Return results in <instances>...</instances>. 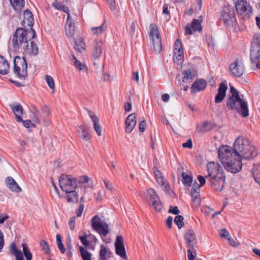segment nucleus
Returning a JSON list of instances; mask_svg holds the SVG:
<instances>
[{
	"label": "nucleus",
	"mask_w": 260,
	"mask_h": 260,
	"mask_svg": "<svg viewBox=\"0 0 260 260\" xmlns=\"http://www.w3.org/2000/svg\"><path fill=\"white\" fill-rule=\"evenodd\" d=\"M257 155L256 148L250 144L247 138L243 137L236 139L233 148L221 145L218 150V156L221 163L227 171L232 173L241 171L242 159H252Z\"/></svg>",
	"instance_id": "nucleus-1"
},
{
	"label": "nucleus",
	"mask_w": 260,
	"mask_h": 260,
	"mask_svg": "<svg viewBox=\"0 0 260 260\" xmlns=\"http://www.w3.org/2000/svg\"><path fill=\"white\" fill-rule=\"evenodd\" d=\"M35 36V31L32 28L30 30H27L23 28H17L11 40L14 51L37 55L39 52V49L37 45L31 41Z\"/></svg>",
	"instance_id": "nucleus-2"
},
{
	"label": "nucleus",
	"mask_w": 260,
	"mask_h": 260,
	"mask_svg": "<svg viewBox=\"0 0 260 260\" xmlns=\"http://www.w3.org/2000/svg\"><path fill=\"white\" fill-rule=\"evenodd\" d=\"M207 180L215 190L221 191L225 181V175L222 167L218 162L211 161L207 165Z\"/></svg>",
	"instance_id": "nucleus-3"
},
{
	"label": "nucleus",
	"mask_w": 260,
	"mask_h": 260,
	"mask_svg": "<svg viewBox=\"0 0 260 260\" xmlns=\"http://www.w3.org/2000/svg\"><path fill=\"white\" fill-rule=\"evenodd\" d=\"M239 94L238 91L232 85H230V91L226 100V106L229 110H235L243 117L249 115L247 102Z\"/></svg>",
	"instance_id": "nucleus-4"
},
{
	"label": "nucleus",
	"mask_w": 260,
	"mask_h": 260,
	"mask_svg": "<svg viewBox=\"0 0 260 260\" xmlns=\"http://www.w3.org/2000/svg\"><path fill=\"white\" fill-rule=\"evenodd\" d=\"M104 42L102 40H96L93 44V56L94 59V66L98 73H104V66L100 58L102 54Z\"/></svg>",
	"instance_id": "nucleus-5"
},
{
	"label": "nucleus",
	"mask_w": 260,
	"mask_h": 260,
	"mask_svg": "<svg viewBox=\"0 0 260 260\" xmlns=\"http://www.w3.org/2000/svg\"><path fill=\"white\" fill-rule=\"evenodd\" d=\"M13 72L20 79H24L27 76V63L23 57L17 56L14 58Z\"/></svg>",
	"instance_id": "nucleus-6"
},
{
	"label": "nucleus",
	"mask_w": 260,
	"mask_h": 260,
	"mask_svg": "<svg viewBox=\"0 0 260 260\" xmlns=\"http://www.w3.org/2000/svg\"><path fill=\"white\" fill-rule=\"evenodd\" d=\"M149 36L152 42L155 52L157 54L160 53L162 49L161 39L158 26L155 24H150Z\"/></svg>",
	"instance_id": "nucleus-7"
},
{
	"label": "nucleus",
	"mask_w": 260,
	"mask_h": 260,
	"mask_svg": "<svg viewBox=\"0 0 260 260\" xmlns=\"http://www.w3.org/2000/svg\"><path fill=\"white\" fill-rule=\"evenodd\" d=\"M91 226L100 235L106 237L109 233V225L98 216H94L91 219Z\"/></svg>",
	"instance_id": "nucleus-8"
},
{
	"label": "nucleus",
	"mask_w": 260,
	"mask_h": 260,
	"mask_svg": "<svg viewBox=\"0 0 260 260\" xmlns=\"http://www.w3.org/2000/svg\"><path fill=\"white\" fill-rule=\"evenodd\" d=\"M59 182L61 189L64 192L75 189L77 187V179L71 175L61 174Z\"/></svg>",
	"instance_id": "nucleus-9"
},
{
	"label": "nucleus",
	"mask_w": 260,
	"mask_h": 260,
	"mask_svg": "<svg viewBox=\"0 0 260 260\" xmlns=\"http://www.w3.org/2000/svg\"><path fill=\"white\" fill-rule=\"evenodd\" d=\"M236 8L238 13L244 17H249L252 14V9L249 4L244 0L237 1Z\"/></svg>",
	"instance_id": "nucleus-10"
},
{
	"label": "nucleus",
	"mask_w": 260,
	"mask_h": 260,
	"mask_svg": "<svg viewBox=\"0 0 260 260\" xmlns=\"http://www.w3.org/2000/svg\"><path fill=\"white\" fill-rule=\"evenodd\" d=\"M149 200L152 203L153 207L157 212L162 210V205L157 193L154 189L150 188L148 191Z\"/></svg>",
	"instance_id": "nucleus-11"
},
{
	"label": "nucleus",
	"mask_w": 260,
	"mask_h": 260,
	"mask_svg": "<svg viewBox=\"0 0 260 260\" xmlns=\"http://www.w3.org/2000/svg\"><path fill=\"white\" fill-rule=\"evenodd\" d=\"M116 253L117 255L124 259H127L126 254L125 247L123 244V237L121 236H118L115 243Z\"/></svg>",
	"instance_id": "nucleus-12"
},
{
	"label": "nucleus",
	"mask_w": 260,
	"mask_h": 260,
	"mask_svg": "<svg viewBox=\"0 0 260 260\" xmlns=\"http://www.w3.org/2000/svg\"><path fill=\"white\" fill-rule=\"evenodd\" d=\"M230 70L234 76L240 77L244 73V66L242 63L239 62L236 60L230 64Z\"/></svg>",
	"instance_id": "nucleus-13"
},
{
	"label": "nucleus",
	"mask_w": 260,
	"mask_h": 260,
	"mask_svg": "<svg viewBox=\"0 0 260 260\" xmlns=\"http://www.w3.org/2000/svg\"><path fill=\"white\" fill-rule=\"evenodd\" d=\"M202 30L201 22L198 19H193L190 25H187L185 27V34L186 35H192L193 31L201 32Z\"/></svg>",
	"instance_id": "nucleus-14"
},
{
	"label": "nucleus",
	"mask_w": 260,
	"mask_h": 260,
	"mask_svg": "<svg viewBox=\"0 0 260 260\" xmlns=\"http://www.w3.org/2000/svg\"><path fill=\"white\" fill-rule=\"evenodd\" d=\"M137 123L136 114L135 113L129 114L125 121V131L126 133H130L134 128Z\"/></svg>",
	"instance_id": "nucleus-15"
},
{
	"label": "nucleus",
	"mask_w": 260,
	"mask_h": 260,
	"mask_svg": "<svg viewBox=\"0 0 260 260\" xmlns=\"http://www.w3.org/2000/svg\"><path fill=\"white\" fill-rule=\"evenodd\" d=\"M227 89L228 86L225 81L222 82L219 84L218 93L215 97V102L216 103H220L223 100L226 95Z\"/></svg>",
	"instance_id": "nucleus-16"
},
{
	"label": "nucleus",
	"mask_w": 260,
	"mask_h": 260,
	"mask_svg": "<svg viewBox=\"0 0 260 260\" xmlns=\"http://www.w3.org/2000/svg\"><path fill=\"white\" fill-rule=\"evenodd\" d=\"M65 30L66 35L69 38H72L75 35L76 31L75 23L74 20L70 19L69 15L67 17V21L65 25Z\"/></svg>",
	"instance_id": "nucleus-17"
},
{
	"label": "nucleus",
	"mask_w": 260,
	"mask_h": 260,
	"mask_svg": "<svg viewBox=\"0 0 260 260\" xmlns=\"http://www.w3.org/2000/svg\"><path fill=\"white\" fill-rule=\"evenodd\" d=\"M250 59L252 63L256 66V68L260 67V49L256 47H251Z\"/></svg>",
	"instance_id": "nucleus-18"
},
{
	"label": "nucleus",
	"mask_w": 260,
	"mask_h": 260,
	"mask_svg": "<svg viewBox=\"0 0 260 260\" xmlns=\"http://www.w3.org/2000/svg\"><path fill=\"white\" fill-rule=\"evenodd\" d=\"M11 110L15 115V118L17 122H20L22 121L21 115L23 114V109L22 106L19 103H15L10 105Z\"/></svg>",
	"instance_id": "nucleus-19"
},
{
	"label": "nucleus",
	"mask_w": 260,
	"mask_h": 260,
	"mask_svg": "<svg viewBox=\"0 0 260 260\" xmlns=\"http://www.w3.org/2000/svg\"><path fill=\"white\" fill-rule=\"evenodd\" d=\"M206 85V82L205 80L202 79H197L192 85L191 92L192 93H196L197 92L202 91L205 89Z\"/></svg>",
	"instance_id": "nucleus-20"
},
{
	"label": "nucleus",
	"mask_w": 260,
	"mask_h": 260,
	"mask_svg": "<svg viewBox=\"0 0 260 260\" xmlns=\"http://www.w3.org/2000/svg\"><path fill=\"white\" fill-rule=\"evenodd\" d=\"M6 185L13 192H19L21 189L16 181L11 177H7L5 180Z\"/></svg>",
	"instance_id": "nucleus-21"
},
{
	"label": "nucleus",
	"mask_w": 260,
	"mask_h": 260,
	"mask_svg": "<svg viewBox=\"0 0 260 260\" xmlns=\"http://www.w3.org/2000/svg\"><path fill=\"white\" fill-rule=\"evenodd\" d=\"M185 239L186 244L189 248L194 250V241L196 240V236L194 232L191 230H188L185 235Z\"/></svg>",
	"instance_id": "nucleus-22"
},
{
	"label": "nucleus",
	"mask_w": 260,
	"mask_h": 260,
	"mask_svg": "<svg viewBox=\"0 0 260 260\" xmlns=\"http://www.w3.org/2000/svg\"><path fill=\"white\" fill-rule=\"evenodd\" d=\"M87 112L89 116H90L92 121L93 123V127L95 131L99 136H101L102 135V127L99 124V119L98 117L94 115L91 111L88 110Z\"/></svg>",
	"instance_id": "nucleus-23"
},
{
	"label": "nucleus",
	"mask_w": 260,
	"mask_h": 260,
	"mask_svg": "<svg viewBox=\"0 0 260 260\" xmlns=\"http://www.w3.org/2000/svg\"><path fill=\"white\" fill-rule=\"evenodd\" d=\"M10 70L9 64L7 59L0 55V74L7 75Z\"/></svg>",
	"instance_id": "nucleus-24"
},
{
	"label": "nucleus",
	"mask_w": 260,
	"mask_h": 260,
	"mask_svg": "<svg viewBox=\"0 0 260 260\" xmlns=\"http://www.w3.org/2000/svg\"><path fill=\"white\" fill-rule=\"evenodd\" d=\"M197 187L195 184H193L192 187V191L191 193V196L192 198V201L197 206H199L201 204V199L200 198V189L196 188Z\"/></svg>",
	"instance_id": "nucleus-25"
},
{
	"label": "nucleus",
	"mask_w": 260,
	"mask_h": 260,
	"mask_svg": "<svg viewBox=\"0 0 260 260\" xmlns=\"http://www.w3.org/2000/svg\"><path fill=\"white\" fill-rule=\"evenodd\" d=\"M174 53L177 54L178 59H181L183 58V51L180 39H177L174 43Z\"/></svg>",
	"instance_id": "nucleus-26"
},
{
	"label": "nucleus",
	"mask_w": 260,
	"mask_h": 260,
	"mask_svg": "<svg viewBox=\"0 0 260 260\" xmlns=\"http://www.w3.org/2000/svg\"><path fill=\"white\" fill-rule=\"evenodd\" d=\"M111 252L109 248L105 246L102 245L100 251L99 260H107V258L111 256Z\"/></svg>",
	"instance_id": "nucleus-27"
},
{
	"label": "nucleus",
	"mask_w": 260,
	"mask_h": 260,
	"mask_svg": "<svg viewBox=\"0 0 260 260\" xmlns=\"http://www.w3.org/2000/svg\"><path fill=\"white\" fill-rule=\"evenodd\" d=\"M67 200L68 202H78V193L75 191V189H73L66 191Z\"/></svg>",
	"instance_id": "nucleus-28"
},
{
	"label": "nucleus",
	"mask_w": 260,
	"mask_h": 260,
	"mask_svg": "<svg viewBox=\"0 0 260 260\" xmlns=\"http://www.w3.org/2000/svg\"><path fill=\"white\" fill-rule=\"evenodd\" d=\"M27 21V25L29 26H32L34 24V17L31 11L28 9H27L24 12V19L23 21L25 23Z\"/></svg>",
	"instance_id": "nucleus-29"
},
{
	"label": "nucleus",
	"mask_w": 260,
	"mask_h": 260,
	"mask_svg": "<svg viewBox=\"0 0 260 260\" xmlns=\"http://www.w3.org/2000/svg\"><path fill=\"white\" fill-rule=\"evenodd\" d=\"M71 60L73 61L74 65L76 68L78 69L79 70H85L87 71L88 70L87 66L78 60L74 55H72Z\"/></svg>",
	"instance_id": "nucleus-30"
},
{
	"label": "nucleus",
	"mask_w": 260,
	"mask_h": 260,
	"mask_svg": "<svg viewBox=\"0 0 260 260\" xmlns=\"http://www.w3.org/2000/svg\"><path fill=\"white\" fill-rule=\"evenodd\" d=\"M183 78L182 81L184 83L190 82L193 78H195L194 75L192 74L190 70H186L183 73Z\"/></svg>",
	"instance_id": "nucleus-31"
},
{
	"label": "nucleus",
	"mask_w": 260,
	"mask_h": 260,
	"mask_svg": "<svg viewBox=\"0 0 260 260\" xmlns=\"http://www.w3.org/2000/svg\"><path fill=\"white\" fill-rule=\"evenodd\" d=\"M252 173L255 182L260 185V164L254 166Z\"/></svg>",
	"instance_id": "nucleus-32"
},
{
	"label": "nucleus",
	"mask_w": 260,
	"mask_h": 260,
	"mask_svg": "<svg viewBox=\"0 0 260 260\" xmlns=\"http://www.w3.org/2000/svg\"><path fill=\"white\" fill-rule=\"evenodd\" d=\"M75 49L76 50L79 52L85 50L86 48L85 43L84 42L83 39L79 38L75 41Z\"/></svg>",
	"instance_id": "nucleus-33"
},
{
	"label": "nucleus",
	"mask_w": 260,
	"mask_h": 260,
	"mask_svg": "<svg viewBox=\"0 0 260 260\" xmlns=\"http://www.w3.org/2000/svg\"><path fill=\"white\" fill-rule=\"evenodd\" d=\"M32 113V119L36 123H40V112L38 109L35 106H32L30 109Z\"/></svg>",
	"instance_id": "nucleus-34"
},
{
	"label": "nucleus",
	"mask_w": 260,
	"mask_h": 260,
	"mask_svg": "<svg viewBox=\"0 0 260 260\" xmlns=\"http://www.w3.org/2000/svg\"><path fill=\"white\" fill-rule=\"evenodd\" d=\"M11 4L14 9L16 11H19L24 5V0H10Z\"/></svg>",
	"instance_id": "nucleus-35"
},
{
	"label": "nucleus",
	"mask_w": 260,
	"mask_h": 260,
	"mask_svg": "<svg viewBox=\"0 0 260 260\" xmlns=\"http://www.w3.org/2000/svg\"><path fill=\"white\" fill-rule=\"evenodd\" d=\"M79 250L83 260H91L92 254L86 248L80 246Z\"/></svg>",
	"instance_id": "nucleus-36"
},
{
	"label": "nucleus",
	"mask_w": 260,
	"mask_h": 260,
	"mask_svg": "<svg viewBox=\"0 0 260 260\" xmlns=\"http://www.w3.org/2000/svg\"><path fill=\"white\" fill-rule=\"evenodd\" d=\"M232 15L224 11L220 18V21H223L225 24H229L232 18Z\"/></svg>",
	"instance_id": "nucleus-37"
},
{
	"label": "nucleus",
	"mask_w": 260,
	"mask_h": 260,
	"mask_svg": "<svg viewBox=\"0 0 260 260\" xmlns=\"http://www.w3.org/2000/svg\"><path fill=\"white\" fill-rule=\"evenodd\" d=\"M23 253L26 260H31L32 254L30 251L29 248L25 243L22 244Z\"/></svg>",
	"instance_id": "nucleus-38"
},
{
	"label": "nucleus",
	"mask_w": 260,
	"mask_h": 260,
	"mask_svg": "<svg viewBox=\"0 0 260 260\" xmlns=\"http://www.w3.org/2000/svg\"><path fill=\"white\" fill-rule=\"evenodd\" d=\"M106 27L104 26V23L101 25L100 26L92 27L91 30L93 34L100 35L104 32L106 29Z\"/></svg>",
	"instance_id": "nucleus-39"
},
{
	"label": "nucleus",
	"mask_w": 260,
	"mask_h": 260,
	"mask_svg": "<svg viewBox=\"0 0 260 260\" xmlns=\"http://www.w3.org/2000/svg\"><path fill=\"white\" fill-rule=\"evenodd\" d=\"M79 128H81V134L80 135V137L84 140L88 141L90 139L91 135L88 133V132L85 129L82 125L79 126Z\"/></svg>",
	"instance_id": "nucleus-40"
},
{
	"label": "nucleus",
	"mask_w": 260,
	"mask_h": 260,
	"mask_svg": "<svg viewBox=\"0 0 260 260\" xmlns=\"http://www.w3.org/2000/svg\"><path fill=\"white\" fill-rule=\"evenodd\" d=\"M182 177L183 179V183L189 186H190L192 181V178L184 172L182 173Z\"/></svg>",
	"instance_id": "nucleus-41"
},
{
	"label": "nucleus",
	"mask_w": 260,
	"mask_h": 260,
	"mask_svg": "<svg viewBox=\"0 0 260 260\" xmlns=\"http://www.w3.org/2000/svg\"><path fill=\"white\" fill-rule=\"evenodd\" d=\"M129 24V32L131 35H134L136 30V25L137 24V21L132 19L128 21Z\"/></svg>",
	"instance_id": "nucleus-42"
},
{
	"label": "nucleus",
	"mask_w": 260,
	"mask_h": 260,
	"mask_svg": "<svg viewBox=\"0 0 260 260\" xmlns=\"http://www.w3.org/2000/svg\"><path fill=\"white\" fill-rule=\"evenodd\" d=\"M184 218L181 215H177L175 217L174 222L175 224L178 226L179 229H181L184 225V222L183 221Z\"/></svg>",
	"instance_id": "nucleus-43"
},
{
	"label": "nucleus",
	"mask_w": 260,
	"mask_h": 260,
	"mask_svg": "<svg viewBox=\"0 0 260 260\" xmlns=\"http://www.w3.org/2000/svg\"><path fill=\"white\" fill-rule=\"evenodd\" d=\"M46 81L47 83L48 86L51 89L54 90L55 88L54 81L52 77L49 75H46L45 77Z\"/></svg>",
	"instance_id": "nucleus-44"
},
{
	"label": "nucleus",
	"mask_w": 260,
	"mask_h": 260,
	"mask_svg": "<svg viewBox=\"0 0 260 260\" xmlns=\"http://www.w3.org/2000/svg\"><path fill=\"white\" fill-rule=\"evenodd\" d=\"M251 47H256L260 49V35H255L254 37Z\"/></svg>",
	"instance_id": "nucleus-45"
},
{
	"label": "nucleus",
	"mask_w": 260,
	"mask_h": 260,
	"mask_svg": "<svg viewBox=\"0 0 260 260\" xmlns=\"http://www.w3.org/2000/svg\"><path fill=\"white\" fill-rule=\"evenodd\" d=\"M40 244L42 250H43L47 254H49L50 253V250L47 242L42 240L40 241Z\"/></svg>",
	"instance_id": "nucleus-46"
},
{
	"label": "nucleus",
	"mask_w": 260,
	"mask_h": 260,
	"mask_svg": "<svg viewBox=\"0 0 260 260\" xmlns=\"http://www.w3.org/2000/svg\"><path fill=\"white\" fill-rule=\"evenodd\" d=\"M153 172L157 182H162V180L164 179V178L161 175L160 171L158 170V169L156 167H154L153 168Z\"/></svg>",
	"instance_id": "nucleus-47"
},
{
	"label": "nucleus",
	"mask_w": 260,
	"mask_h": 260,
	"mask_svg": "<svg viewBox=\"0 0 260 260\" xmlns=\"http://www.w3.org/2000/svg\"><path fill=\"white\" fill-rule=\"evenodd\" d=\"M187 256L188 258V260H194V258L196 256V250L194 248V250L189 248L187 250Z\"/></svg>",
	"instance_id": "nucleus-48"
},
{
	"label": "nucleus",
	"mask_w": 260,
	"mask_h": 260,
	"mask_svg": "<svg viewBox=\"0 0 260 260\" xmlns=\"http://www.w3.org/2000/svg\"><path fill=\"white\" fill-rule=\"evenodd\" d=\"M10 251L13 255H15L20 251H21L20 250L17 248L16 244L14 242L11 244L10 246Z\"/></svg>",
	"instance_id": "nucleus-49"
},
{
	"label": "nucleus",
	"mask_w": 260,
	"mask_h": 260,
	"mask_svg": "<svg viewBox=\"0 0 260 260\" xmlns=\"http://www.w3.org/2000/svg\"><path fill=\"white\" fill-rule=\"evenodd\" d=\"M197 179L200 182V184L198 185V188H200L201 187L203 186L206 183V180L207 179L206 178V176L205 177L202 175H198Z\"/></svg>",
	"instance_id": "nucleus-50"
},
{
	"label": "nucleus",
	"mask_w": 260,
	"mask_h": 260,
	"mask_svg": "<svg viewBox=\"0 0 260 260\" xmlns=\"http://www.w3.org/2000/svg\"><path fill=\"white\" fill-rule=\"evenodd\" d=\"M89 178L87 176L84 175L80 177L78 179H77V183L78 182L79 184L87 183L89 182Z\"/></svg>",
	"instance_id": "nucleus-51"
},
{
	"label": "nucleus",
	"mask_w": 260,
	"mask_h": 260,
	"mask_svg": "<svg viewBox=\"0 0 260 260\" xmlns=\"http://www.w3.org/2000/svg\"><path fill=\"white\" fill-rule=\"evenodd\" d=\"M84 208V205L82 204H80L78 209L76 210V214L77 217H81L82 216Z\"/></svg>",
	"instance_id": "nucleus-52"
},
{
	"label": "nucleus",
	"mask_w": 260,
	"mask_h": 260,
	"mask_svg": "<svg viewBox=\"0 0 260 260\" xmlns=\"http://www.w3.org/2000/svg\"><path fill=\"white\" fill-rule=\"evenodd\" d=\"M79 239L81 243L85 246H88L89 245V242L86 239L87 235L85 234L84 236H79Z\"/></svg>",
	"instance_id": "nucleus-53"
},
{
	"label": "nucleus",
	"mask_w": 260,
	"mask_h": 260,
	"mask_svg": "<svg viewBox=\"0 0 260 260\" xmlns=\"http://www.w3.org/2000/svg\"><path fill=\"white\" fill-rule=\"evenodd\" d=\"M159 184L160 185L162 189L165 191H168L170 189V187L168 183H166L164 181V179H163L162 180V182H158Z\"/></svg>",
	"instance_id": "nucleus-54"
},
{
	"label": "nucleus",
	"mask_w": 260,
	"mask_h": 260,
	"mask_svg": "<svg viewBox=\"0 0 260 260\" xmlns=\"http://www.w3.org/2000/svg\"><path fill=\"white\" fill-rule=\"evenodd\" d=\"M69 225L71 230L73 231L75 225V217L73 216L70 218L69 221Z\"/></svg>",
	"instance_id": "nucleus-55"
},
{
	"label": "nucleus",
	"mask_w": 260,
	"mask_h": 260,
	"mask_svg": "<svg viewBox=\"0 0 260 260\" xmlns=\"http://www.w3.org/2000/svg\"><path fill=\"white\" fill-rule=\"evenodd\" d=\"M111 10L114 11L116 10V7L114 0H106Z\"/></svg>",
	"instance_id": "nucleus-56"
},
{
	"label": "nucleus",
	"mask_w": 260,
	"mask_h": 260,
	"mask_svg": "<svg viewBox=\"0 0 260 260\" xmlns=\"http://www.w3.org/2000/svg\"><path fill=\"white\" fill-rule=\"evenodd\" d=\"M5 244L4 234L0 229V252L4 247Z\"/></svg>",
	"instance_id": "nucleus-57"
},
{
	"label": "nucleus",
	"mask_w": 260,
	"mask_h": 260,
	"mask_svg": "<svg viewBox=\"0 0 260 260\" xmlns=\"http://www.w3.org/2000/svg\"><path fill=\"white\" fill-rule=\"evenodd\" d=\"M219 234L221 237L226 238L229 235V233L226 229H223L220 230Z\"/></svg>",
	"instance_id": "nucleus-58"
},
{
	"label": "nucleus",
	"mask_w": 260,
	"mask_h": 260,
	"mask_svg": "<svg viewBox=\"0 0 260 260\" xmlns=\"http://www.w3.org/2000/svg\"><path fill=\"white\" fill-rule=\"evenodd\" d=\"M169 212L177 215L179 213L180 211L177 206L173 207L171 206L169 210Z\"/></svg>",
	"instance_id": "nucleus-59"
},
{
	"label": "nucleus",
	"mask_w": 260,
	"mask_h": 260,
	"mask_svg": "<svg viewBox=\"0 0 260 260\" xmlns=\"http://www.w3.org/2000/svg\"><path fill=\"white\" fill-rule=\"evenodd\" d=\"M182 146L184 148H191L192 147V143L191 140L189 139L185 143H183Z\"/></svg>",
	"instance_id": "nucleus-60"
},
{
	"label": "nucleus",
	"mask_w": 260,
	"mask_h": 260,
	"mask_svg": "<svg viewBox=\"0 0 260 260\" xmlns=\"http://www.w3.org/2000/svg\"><path fill=\"white\" fill-rule=\"evenodd\" d=\"M146 123L145 120L141 121L139 124V131L141 132H144L145 130Z\"/></svg>",
	"instance_id": "nucleus-61"
},
{
	"label": "nucleus",
	"mask_w": 260,
	"mask_h": 260,
	"mask_svg": "<svg viewBox=\"0 0 260 260\" xmlns=\"http://www.w3.org/2000/svg\"><path fill=\"white\" fill-rule=\"evenodd\" d=\"M172 221L173 217L172 216H169L166 220V224L169 229L172 228Z\"/></svg>",
	"instance_id": "nucleus-62"
},
{
	"label": "nucleus",
	"mask_w": 260,
	"mask_h": 260,
	"mask_svg": "<svg viewBox=\"0 0 260 260\" xmlns=\"http://www.w3.org/2000/svg\"><path fill=\"white\" fill-rule=\"evenodd\" d=\"M63 4L61 3L56 1L52 4V6L57 10H60Z\"/></svg>",
	"instance_id": "nucleus-63"
},
{
	"label": "nucleus",
	"mask_w": 260,
	"mask_h": 260,
	"mask_svg": "<svg viewBox=\"0 0 260 260\" xmlns=\"http://www.w3.org/2000/svg\"><path fill=\"white\" fill-rule=\"evenodd\" d=\"M16 258V260H24L21 251L14 255Z\"/></svg>",
	"instance_id": "nucleus-64"
}]
</instances>
